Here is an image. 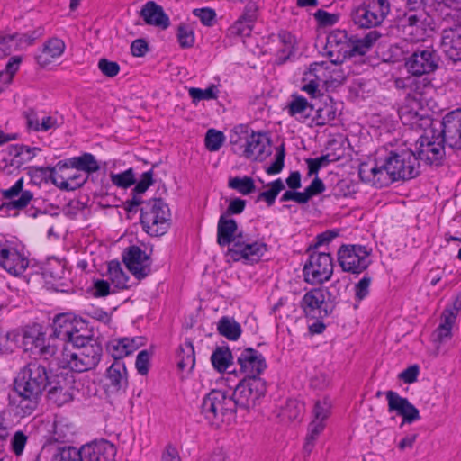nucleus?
<instances>
[{"mask_svg":"<svg viewBox=\"0 0 461 461\" xmlns=\"http://www.w3.org/2000/svg\"><path fill=\"white\" fill-rule=\"evenodd\" d=\"M420 162L416 154L407 149L391 151L384 157H377L375 164L363 163L359 167V177L363 182L376 187L387 186L398 180L416 177L420 173Z\"/></svg>","mask_w":461,"mask_h":461,"instance_id":"1","label":"nucleus"},{"mask_svg":"<svg viewBox=\"0 0 461 461\" xmlns=\"http://www.w3.org/2000/svg\"><path fill=\"white\" fill-rule=\"evenodd\" d=\"M399 116L404 125H409L412 129H425L416 142L418 161L421 160L429 165H440L446 156L445 137L434 129H427L431 125L430 117L408 106L400 109Z\"/></svg>","mask_w":461,"mask_h":461,"instance_id":"2","label":"nucleus"},{"mask_svg":"<svg viewBox=\"0 0 461 461\" xmlns=\"http://www.w3.org/2000/svg\"><path fill=\"white\" fill-rule=\"evenodd\" d=\"M342 63L330 59L311 63L303 74L301 90L316 98L321 95V86L326 89L340 86L347 77Z\"/></svg>","mask_w":461,"mask_h":461,"instance_id":"3","label":"nucleus"},{"mask_svg":"<svg viewBox=\"0 0 461 461\" xmlns=\"http://www.w3.org/2000/svg\"><path fill=\"white\" fill-rule=\"evenodd\" d=\"M399 25L407 41H424L431 28V17L426 12L422 0H407L405 10L399 18Z\"/></svg>","mask_w":461,"mask_h":461,"instance_id":"4","label":"nucleus"},{"mask_svg":"<svg viewBox=\"0 0 461 461\" xmlns=\"http://www.w3.org/2000/svg\"><path fill=\"white\" fill-rule=\"evenodd\" d=\"M52 330L56 339L71 347L84 345L91 333L86 321L70 312L58 314L53 320Z\"/></svg>","mask_w":461,"mask_h":461,"instance_id":"5","label":"nucleus"},{"mask_svg":"<svg viewBox=\"0 0 461 461\" xmlns=\"http://www.w3.org/2000/svg\"><path fill=\"white\" fill-rule=\"evenodd\" d=\"M236 410L230 392L212 390L203 397L200 411L208 423L218 427Z\"/></svg>","mask_w":461,"mask_h":461,"instance_id":"6","label":"nucleus"},{"mask_svg":"<svg viewBox=\"0 0 461 461\" xmlns=\"http://www.w3.org/2000/svg\"><path fill=\"white\" fill-rule=\"evenodd\" d=\"M170 210L162 199L145 203L140 209V223L150 236L164 235L170 226Z\"/></svg>","mask_w":461,"mask_h":461,"instance_id":"7","label":"nucleus"},{"mask_svg":"<svg viewBox=\"0 0 461 461\" xmlns=\"http://www.w3.org/2000/svg\"><path fill=\"white\" fill-rule=\"evenodd\" d=\"M49 382L45 361H32L19 372L14 380V390L41 395Z\"/></svg>","mask_w":461,"mask_h":461,"instance_id":"8","label":"nucleus"},{"mask_svg":"<svg viewBox=\"0 0 461 461\" xmlns=\"http://www.w3.org/2000/svg\"><path fill=\"white\" fill-rule=\"evenodd\" d=\"M333 258L329 252L312 251L303 268L304 281L312 285L328 282L333 275Z\"/></svg>","mask_w":461,"mask_h":461,"instance_id":"9","label":"nucleus"},{"mask_svg":"<svg viewBox=\"0 0 461 461\" xmlns=\"http://www.w3.org/2000/svg\"><path fill=\"white\" fill-rule=\"evenodd\" d=\"M338 285H339V282L336 281L326 290L314 288L307 292L300 303L305 315L313 319H322L328 316L329 310L325 294L329 295V300L335 302L339 297Z\"/></svg>","mask_w":461,"mask_h":461,"instance_id":"10","label":"nucleus"},{"mask_svg":"<svg viewBox=\"0 0 461 461\" xmlns=\"http://www.w3.org/2000/svg\"><path fill=\"white\" fill-rule=\"evenodd\" d=\"M267 392L264 379L242 378L231 393L236 409L249 411L260 404Z\"/></svg>","mask_w":461,"mask_h":461,"instance_id":"11","label":"nucleus"},{"mask_svg":"<svg viewBox=\"0 0 461 461\" xmlns=\"http://www.w3.org/2000/svg\"><path fill=\"white\" fill-rule=\"evenodd\" d=\"M338 263L344 272L359 274L371 264L370 250L366 246L343 244L337 252Z\"/></svg>","mask_w":461,"mask_h":461,"instance_id":"12","label":"nucleus"},{"mask_svg":"<svg viewBox=\"0 0 461 461\" xmlns=\"http://www.w3.org/2000/svg\"><path fill=\"white\" fill-rule=\"evenodd\" d=\"M236 366L230 373L243 375V378L262 379L260 375L267 368L266 359L261 353L247 348L235 353Z\"/></svg>","mask_w":461,"mask_h":461,"instance_id":"13","label":"nucleus"},{"mask_svg":"<svg viewBox=\"0 0 461 461\" xmlns=\"http://www.w3.org/2000/svg\"><path fill=\"white\" fill-rule=\"evenodd\" d=\"M267 250L265 242L252 239L249 235L239 232L236 242L229 248L228 256L233 261L241 259L246 261H258Z\"/></svg>","mask_w":461,"mask_h":461,"instance_id":"14","label":"nucleus"},{"mask_svg":"<svg viewBox=\"0 0 461 461\" xmlns=\"http://www.w3.org/2000/svg\"><path fill=\"white\" fill-rule=\"evenodd\" d=\"M439 57L432 48L415 50L406 59L407 71L415 77L429 76L438 68Z\"/></svg>","mask_w":461,"mask_h":461,"instance_id":"15","label":"nucleus"},{"mask_svg":"<svg viewBox=\"0 0 461 461\" xmlns=\"http://www.w3.org/2000/svg\"><path fill=\"white\" fill-rule=\"evenodd\" d=\"M326 55L335 62H344L351 57V36L344 30H334L327 36Z\"/></svg>","mask_w":461,"mask_h":461,"instance_id":"16","label":"nucleus"},{"mask_svg":"<svg viewBox=\"0 0 461 461\" xmlns=\"http://www.w3.org/2000/svg\"><path fill=\"white\" fill-rule=\"evenodd\" d=\"M246 134L242 155L251 160H265L272 152L269 138L261 132L252 131L249 135L246 131Z\"/></svg>","mask_w":461,"mask_h":461,"instance_id":"17","label":"nucleus"},{"mask_svg":"<svg viewBox=\"0 0 461 461\" xmlns=\"http://www.w3.org/2000/svg\"><path fill=\"white\" fill-rule=\"evenodd\" d=\"M31 172L32 177L41 176L42 180L46 179L49 176H52L53 184L65 191H74L81 187L88 179L87 175L81 173H74L66 176L58 175L55 168L50 167L33 168Z\"/></svg>","mask_w":461,"mask_h":461,"instance_id":"18","label":"nucleus"},{"mask_svg":"<svg viewBox=\"0 0 461 461\" xmlns=\"http://www.w3.org/2000/svg\"><path fill=\"white\" fill-rule=\"evenodd\" d=\"M2 199L5 202L2 206L8 210L25 209L33 200V194L29 190H23V178L20 177L7 189L1 190Z\"/></svg>","mask_w":461,"mask_h":461,"instance_id":"19","label":"nucleus"},{"mask_svg":"<svg viewBox=\"0 0 461 461\" xmlns=\"http://www.w3.org/2000/svg\"><path fill=\"white\" fill-rule=\"evenodd\" d=\"M123 260L129 271L139 280L146 277L151 272L150 257L138 246L129 247Z\"/></svg>","mask_w":461,"mask_h":461,"instance_id":"20","label":"nucleus"},{"mask_svg":"<svg viewBox=\"0 0 461 461\" xmlns=\"http://www.w3.org/2000/svg\"><path fill=\"white\" fill-rule=\"evenodd\" d=\"M385 396L388 402V411L402 417L404 423L411 424L420 419L419 410L407 398L391 390L385 393Z\"/></svg>","mask_w":461,"mask_h":461,"instance_id":"21","label":"nucleus"},{"mask_svg":"<svg viewBox=\"0 0 461 461\" xmlns=\"http://www.w3.org/2000/svg\"><path fill=\"white\" fill-rule=\"evenodd\" d=\"M0 266L9 274L17 276L27 269L29 260L15 248L4 244L0 245Z\"/></svg>","mask_w":461,"mask_h":461,"instance_id":"22","label":"nucleus"},{"mask_svg":"<svg viewBox=\"0 0 461 461\" xmlns=\"http://www.w3.org/2000/svg\"><path fill=\"white\" fill-rule=\"evenodd\" d=\"M441 133L446 145L452 149H461V109L447 113L442 120Z\"/></svg>","mask_w":461,"mask_h":461,"instance_id":"23","label":"nucleus"},{"mask_svg":"<svg viewBox=\"0 0 461 461\" xmlns=\"http://www.w3.org/2000/svg\"><path fill=\"white\" fill-rule=\"evenodd\" d=\"M84 461H114L117 449L108 440L93 441L81 447Z\"/></svg>","mask_w":461,"mask_h":461,"instance_id":"24","label":"nucleus"},{"mask_svg":"<svg viewBox=\"0 0 461 461\" xmlns=\"http://www.w3.org/2000/svg\"><path fill=\"white\" fill-rule=\"evenodd\" d=\"M441 47L453 61H461V23L442 30Z\"/></svg>","mask_w":461,"mask_h":461,"instance_id":"25","label":"nucleus"},{"mask_svg":"<svg viewBox=\"0 0 461 461\" xmlns=\"http://www.w3.org/2000/svg\"><path fill=\"white\" fill-rule=\"evenodd\" d=\"M144 343L145 339L142 337L122 338L112 340L108 344L107 349L111 356L116 361H119L120 359L135 352L143 346Z\"/></svg>","mask_w":461,"mask_h":461,"instance_id":"26","label":"nucleus"},{"mask_svg":"<svg viewBox=\"0 0 461 461\" xmlns=\"http://www.w3.org/2000/svg\"><path fill=\"white\" fill-rule=\"evenodd\" d=\"M82 355V352H80L77 348H71V346L68 345H62V350L57 357L59 366L62 368H67L77 373L88 371L91 368L88 366L83 364L86 361L83 357H80Z\"/></svg>","mask_w":461,"mask_h":461,"instance_id":"27","label":"nucleus"},{"mask_svg":"<svg viewBox=\"0 0 461 461\" xmlns=\"http://www.w3.org/2000/svg\"><path fill=\"white\" fill-rule=\"evenodd\" d=\"M256 10L254 4H248L240 17L229 27L228 35L232 37L249 36L257 17Z\"/></svg>","mask_w":461,"mask_h":461,"instance_id":"28","label":"nucleus"},{"mask_svg":"<svg viewBox=\"0 0 461 461\" xmlns=\"http://www.w3.org/2000/svg\"><path fill=\"white\" fill-rule=\"evenodd\" d=\"M59 170L75 168L84 171L87 176L100 170V165L95 157L88 152L83 153L81 156L72 157L57 164Z\"/></svg>","mask_w":461,"mask_h":461,"instance_id":"29","label":"nucleus"},{"mask_svg":"<svg viewBox=\"0 0 461 461\" xmlns=\"http://www.w3.org/2000/svg\"><path fill=\"white\" fill-rule=\"evenodd\" d=\"M285 110L290 116L298 122L311 123L314 108L305 97L294 94L291 95V100L287 104Z\"/></svg>","mask_w":461,"mask_h":461,"instance_id":"30","label":"nucleus"},{"mask_svg":"<svg viewBox=\"0 0 461 461\" xmlns=\"http://www.w3.org/2000/svg\"><path fill=\"white\" fill-rule=\"evenodd\" d=\"M48 399L57 406H62L73 399L72 386L63 376H57V381L49 382Z\"/></svg>","mask_w":461,"mask_h":461,"instance_id":"31","label":"nucleus"},{"mask_svg":"<svg viewBox=\"0 0 461 461\" xmlns=\"http://www.w3.org/2000/svg\"><path fill=\"white\" fill-rule=\"evenodd\" d=\"M394 86L397 89L410 90V92L419 95H423L433 88L432 81L429 78V76L415 77L412 75L395 78Z\"/></svg>","mask_w":461,"mask_h":461,"instance_id":"32","label":"nucleus"},{"mask_svg":"<svg viewBox=\"0 0 461 461\" xmlns=\"http://www.w3.org/2000/svg\"><path fill=\"white\" fill-rule=\"evenodd\" d=\"M140 15L149 25H153L163 30L168 28L170 25L169 18L165 14L163 8L153 1H149L143 5Z\"/></svg>","mask_w":461,"mask_h":461,"instance_id":"33","label":"nucleus"},{"mask_svg":"<svg viewBox=\"0 0 461 461\" xmlns=\"http://www.w3.org/2000/svg\"><path fill=\"white\" fill-rule=\"evenodd\" d=\"M238 234L237 221L226 215H221L217 224V243L221 247H231L236 242Z\"/></svg>","mask_w":461,"mask_h":461,"instance_id":"34","label":"nucleus"},{"mask_svg":"<svg viewBox=\"0 0 461 461\" xmlns=\"http://www.w3.org/2000/svg\"><path fill=\"white\" fill-rule=\"evenodd\" d=\"M65 42L57 37L45 41L41 51L36 56V60L41 67H46L59 58L65 51Z\"/></svg>","mask_w":461,"mask_h":461,"instance_id":"35","label":"nucleus"},{"mask_svg":"<svg viewBox=\"0 0 461 461\" xmlns=\"http://www.w3.org/2000/svg\"><path fill=\"white\" fill-rule=\"evenodd\" d=\"M33 39L27 37L25 34L0 32V59L10 55L18 46L25 42L31 45Z\"/></svg>","mask_w":461,"mask_h":461,"instance_id":"36","label":"nucleus"},{"mask_svg":"<svg viewBox=\"0 0 461 461\" xmlns=\"http://www.w3.org/2000/svg\"><path fill=\"white\" fill-rule=\"evenodd\" d=\"M71 348H77L82 352L81 357L86 361L84 364L91 369L95 368L100 361L102 348L92 339L91 333H88L84 345H73Z\"/></svg>","mask_w":461,"mask_h":461,"instance_id":"37","label":"nucleus"},{"mask_svg":"<svg viewBox=\"0 0 461 461\" xmlns=\"http://www.w3.org/2000/svg\"><path fill=\"white\" fill-rule=\"evenodd\" d=\"M381 37L376 30H372L363 37L351 36V57L366 54Z\"/></svg>","mask_w":461,"mask_h":461,"instance_id":"38","label":"nucleus"},{"mask_svg":"<svg viewBox=\"0 0 461 461\" xmlns=\"http://www.w3.org/2000/svg\"><path fill=\"white\" fill-rule=\"evenodd\" d=\"M16 397L13 402L16 407V413L20 416L31 415L38 405L39 396L30 393L15 392Z\"/></svg>","mask_w":461,"mask_h":461,"instance_id":"39","label":"nucleus"},{"mask_svg":"<svg viewBox=\"0 0 461 461\" xmlns=\"http://www.w3.org/2000/svg\"><path fill=\"white\" fill-rule=\"evenodd\" d=\"M107 379L110 385L115 390L125 389L128 384L127 370L123 363L115 361L106 371Z\"/></svg>","mask_w":461,"mask_h":461,"instance_id":"40","label":"nucleus"},{"mask_svg":"<svg viewBox=\"0 0 461 461\" xmlns=\"http://www.w3.org/2000/svg\"><path fill=\"white\" fill-rule=\"evenodd\" d=\"M277 38L280 47L277 50L276 58L281 63H284L294 53L296 38L287 31H280Z\"/></svg>","mask_w":461,"mask_h":461,"instance_id":"41","label":"nucleus"},{"mask_svg":"<svg viewBox=\"0 0 461 461\" xmlns=\"http://www.w3.org/2000/svg\"><path fill=\"white\" fill-rule=\"evenodd\" d=\"M177 367L181 371L190 372L195 365L194 348L190 340H185L179 346L177 354Z\"/></svg>","mask_w":461,"mask_h":461,"instance_id":"42","label":"nucleus"},{"mask_svg":"<svg viewBox=\"0 0 461 461\" xmlns=\"http://www.w3.org/2000/svg\"><path fill=\"white\" fill-rule=\"evenodd\" d=\"M235 356L227 347H218L211 356L212 366L220 373H223L235 365L233 359Z\"/></svg>","mask_w":461,"mask_h":461,"instance_id":"43","label":"nucleus"},{"mask_svg":"<svg viewBox=\"0 0 461 461\" xmlns=\"http://www.w3.org/2000/svg\"><path fill=\"white\" fill-rule=\"evenodd\" d=\"M219 333L230 340H237L241 335L240 324L233 318L221 317L217 325Z\"/></svg>","mask_w":461,"mask_h":461,"instance_id":"44","label":"nucleus"},{"mask_svg":"<svg viewBox=\"0 0 461 461\" xmlns=\"http://www.w3.org/2000/svg\"><path fill=\"white\" fill-rule=\"evenodd\" d=\"M352 20L356 25L361 28H372L381 24L363 5L352 12Z\"/></svg>","mask_w":461,"mask_h":461,"instance_id":"45","label":"nucleus"},{"mask_svg":"<svg viewBox=\"0 0 461 461\" xmlns=\"http://www.w3.org/2000/svg\"><path fill=\"white\" fill-rule=\"evenodd\" d=\"M456 320V319H455V316L452 313H449L448 312L447 313L442 312L440 323L434 332L438 341L444 342L447 339H451L452 329Z\"/></svg>","mask_w":461,"mask_h":461,"instance_id":"46","label":"nucleus"},{"mask_svg":"<svg viewBox=\"0 0 461 461\" xmlns=\"http://www.w3.org/2000/svg\"><path fill=\"white\" fill-rule=\"evenodd\" d=\"M362 5L371 12L381 23L390 12L388 0H365Z\"/></svg>","mask_w":461,"mask_h":461,"instance_id":"47","label":"nucleus"},{"mask_svg":"<svg viewBox=\"0 0 461 461\" xmlns=\"http://www.w3.org/2000/svg\"><path fill=\"white\" fill-rule=\"evenodd\" d=\"M108 279L119 289L128 287V276L118 262H111L108 266Z\"/></svg>","mask_w":461,"mask_h":461,"instance_id":"48","label":"nucleus"},{"mask_svg":"<svg viewBox=\"0 0 461 461\" xmlns=\"http://www.w3.org/2000/svg\"><path fill=\"white\" fill-rule=\"evenodd\" d=\"M228 186L242 195L250 194L256 189L254 180L247 176L243 177H230L228 181Z\"/></svg>","mask_w":461,"mask_h":461,"instance_id":"49","label":"nucleus"},{"mask_svg":"<svg viewBox=\"0 0 461 461\" xmlns=\"http://www.w3.org/2000/svg\"><path fill=\"white\" fill-rule=\"evenodd\" d=\"M189 96L193 103L197 104L203 100H215L219 95V88L216 85L212 84L205 89L191 87L188 90Z\"/></svg>","mask_w":461,"mask_h":461,"instance_id":"50","label":"nucleus"},{"mask_svg":"<svg viewBox=\"0 0 461 461\" xmlns=\"http://www.w3.org/2000/svg\"><path fill=\"white\" fill-rule=\"evenodd\" d=\"M267 190L263 191L258 194L257 200L265 201L268 206H272L275 203L278 194L285 189V185L282 179L278 178L267 184Z\"/></svg>","mask_w":461,"mask_h":461,"instance_id":"51","label":"nucleus"},{"mask_svg":"<svg viewBox=\"0 0 461 461\" xmlns=\"http://www.w3.org/2000/svg\"><path fill=\"white\" fill-rule=\"evenodd\" d=\"M336 109L332 104H326L323 107L316 111V115L312 116L311 123L317 126H323L330 123L336 118Z\"/></svg>","mask_w":461,"mask_h":461,"instance_id":"52","label":"nucleus"},{"mask_svg":"<svg viewBox=\"0 0 461 461\" xmlns=\"http://www.w3.org/2000/svg\"><path fill=\"white\" fill-rule=\"evenodd\" d=\"M205 147L211 152L218 151L225 141V135L222 131L215 129H209L205 134Z\"/></svg>","mask_w":461,"mask_h":461,"instance_id":"53","label":"nucleus"},{"mask_svg":"<svg viewBox=\"0 0 461 461\" xmlns=\"http://www.w3.org/2000/svg\"><path fill=\"white\" fill-rule=\"evenodd\" d=\"M81 447L77 449L74 447H64L55 454L51 461H84Z\"/></svg>","mask_w":461,"mask_h":461,"instance_id":"54","label":"nucleus"},{"mask_svg":"<svg viewBox=\"0 0 461 461\" xmlns=\"http://www.w3.org/2000/svg\"><path fill=\"white\" fill-rule=\"evenodd\" d=\"M338 158H333L330 154L322 155L316 158H307L305 160L308 166V175H317L321 167L328 166L330 162L336 161Z\"/></svg>","mask_w":461,"mask_h":461,"instance_id":"55","label":"nucleus"},{"mask_svg":"<svg viewBox=\"0 0 461 461\" xmlns=\"http://www.w3.org/2000/svg\"><path fill=\"white\" fill-rule=\"evenodd\" d=\"M111 182L121 188H128L135 183V176L132 168H129L122 173L110 175Z\"/></svg>","mask_w":461,"mask_h":461,"instance_id":"56","label":"nucleus"},{"mask_svg":"<svg viewBox=\"0 0 461 461\" xmlns=\"http://www.w3.org/2000/svg\"><path fill=\"white\" fill-rule=\"evenodd\" d=\"M176 36L181 48H190L194 43V32L187 24L182 23L178 26Z\"/></svg>","mask_w":461,"mask_h":461,"instance_id":"57","label":"nucleus"},{"mask_svg":"<svg viewBox=\"0 0 461 461\" xmlns=\"http://www.w3.org/2000/svg\"><path fill=\"white\" fill-rule=\"evenodd\" d=\"M331 404L330 402L327 398H323L322 400L316 401L312 414V420H319L325 423V420L328 419L330 413Z\"/></svg>","mask_w":461,"mask_h":461,"instance_id":"58","label":"nucleus"},{"mask_svg":"<svg viewBox=\"0 0 461 461\" xmlns=\"http://www.w3.org/2000/svg\"><path fill=\"white\" fill-rule=\"evenodd\" d=\"M303 411V404L296 400H288L283 411V415L289 420H300Z\"/></svg>","mask_w":461,"mask_h":461,"instance_id":"59","label":"nucleus"},{"mask_svg":"<svg viewBox=\"0 0 461 461\" xmlns=\"http://www.w3.org/2000/svg\"><path fill=\"white\" fill-rule=\"evenodd\" d=\"M193 14L196 16L204 26L211 27L216 22V13L213 9L209 7L195 8L193 10Z\"/></svg>","mask_w":461,"mask_h":461,"instance_id":"60","label":"nucleus"},{"mask_svg":"<svg viewBox=\"0 0 461 461\" xmlns=\"http://www.w3.org/2000/svg\"><path fill=\"white\" fill-rule=\"evenodd\" d=\"M41 149L39 148L33 147H28V146H15L14 151H15V158H18L17 162H28L32 160L37 151H40Z\"/></svg>","mask_w":461,"mask_h":461,"instance_id":"61","label":"nucleus"},{"mask_svg":"<svg viewBox=\"0 0 461 461\" xmlns=\"http://www.w3.org/2000/svg\"><path fill=\"white\" fill-rule=\"evenodd\" d=\"M314 19L318 22L320 26H331L338 23L339 15L330 14L322 9L317 10L313 14Z\"/></svg>","mask_w":461,"mask_h":461,"instance_id":"62","label":"nucleus"},{"mask_svg":"<svg viewBox=\"0 0 461 461\" xmlns=\"http://www.w3.org/2000/svg\"><path fill=\"white\" fill-rule=\"evenodd\" d=\"M372 282V278L365 275L356 285H355V296L357 301H361L366 298L369 294V287Z\"/></svg>","mask_w":461,"mask_h":461,"instance_id":"63","label":"nucleus"},{"mask_svg":"<svg viewBox=\"0 0 461 461\" xmlns=\"http://www.w3.org/2000/svg\"><path fill=\"white\" fill-rule=\"evenodd\" d=\"M150 357V352L148 350H141L136 357L135 366L138 373L141 375H147L149 370Z\"/></svg>","mask_w":461,"mask_h":461,"instance_id":"64","label":"nucleus"}]
</instances>
